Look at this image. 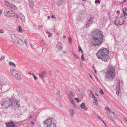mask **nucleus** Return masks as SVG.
Wrapping results in <instances>:
<instances>
[{
    "label": "nucleus",
    "instance_id": "nucleus-1",
    "mask_svg": "<svg viewBox=\"0 0 127 127\" xmlns=\"http://www.w3.org/2000/svg\"><path fill=\"white\" fill-rule=\"evenodd\" d=\"M92 34L93 45L95 46L99 45L101 43L103 37L102 32L100 30H96L92 32Z\"/></svg>",
    "mask_w": 127,
    "mask_h": 127
},
{
    "label": "nucleus",
    "instance_id": "nucleus-2",
    "mask_svg": "<svg viewBox=\"0 0 127 127\" xmlns=\"http://www.w3.org/2000/svg\"><path fill=\"white\" fill-rule=\"evenodd\" d=\"M115 68L113 66H111L106 72L105 75V80L106 81H113L115 76Z\"/></svg>",
    "mask_w": 127,
    "mask_h": 127
},
{
    "label": "nucleus",
    "instance_id": "nucleus-3",
    "mask_svg": "<svg viewBox=\"0 0 127 127\" xmlns=\"http://www.w3.org/2000/svg\"><path fill=\"white\" fill-rule=\"evenodd\" d=\"M109 52V51L107 49L101 48L96 53V55L98 58L99 57H101L107 54H108Z\"/></svg>",
    "mask_w": 127,
    "mask_h": 127
},
{
    "label": "nucleus",
    "instance_id": "nucleus-4",
    "mask_svg": "<svg viewBox=\"0 0 127 127\" xmlns=\"http://www.w3.org/2000/svg\"><path fill=\"white\" fill-rule=\"evenodd\" d=\"M11 37L12 41L16 43L22 45L23 44V42L20 38H18L16 37L14 34H11Z\"/></svg>",
    "mask_w": 127,
    "mask_h": 127
},
{
    "label": "nucleus",
    "instance_id": "nucleus-5",
    "mask_svg": "<svg viewBox=\"0 0 127 127\" xmlns=\"http://www.w3.org/2000/svg\"><path fill=\"white\" fill-rule=\"evenodd\" d=\"M124 22L123 20L122 17H118L115 21V24L117 26L121 25L124 23Z\"/></svg>",
    "mask_w": 127,
    "mask_h": 127
},
{
    "label": "nucleus",
    "instance_id": "nucleus-6",
    "mask_svg": "<svg viewBox=\"0 0 127 127\" xmlns=\"http://www.w3.org/2000/svg\"><path fill=\"white\" fill-rule=\"evenodd\" d=\"M5 16H7L12 17L15 15L14 12L12 10H5L4 12Z\"/></svg>",
    "mask_w": 127,
    "mask_h": 127
},
{
    "label": "nucleus",
    "instance_id": "nucleus-7",
    "mask_svg": "<svg viewBox=\"0 0 127 127\" xmlns=\"http://www.w3.org/2000/svg\"><path fill=\"white\" fill-rule=\"evenodd\" d=\"M15 99L14 98H11L10 99L7 98L6 100L5 105L6 107L10 106L11 104H13V101H15Z\"/></svg>",
    "mask_w": 127,
    "mask_h": 127
},
{
    "label": "nucleus",
    "instance_id": "nucleus-8",
    "mask_svg": "<svg viewBox=\"0 0 127 127\" xmlns=\"http://www.w3.org/2000/svg\"><path fill=\"white\" fill-rule=\"evenodd\" d=\"M53 119L51 118H48L43 122L44 125L45 126L47 127L48 126L51 125L53 123H52Z\"/></svg>",
    "mask_w": 127,
    "mask_h": 127
},
{
    "label": "nucleus",
    "instance_id": "nucleus-9",
    "mask_svg": "<svg viewBox=\"0 0 127 127\" xmlns=\"http://www.w3.org/2000/svg\"><path fill=\"white\" fill-rule=\"evenodd\" d=\"M98 59H101L103 61L107 62L110 59L109 54L105 55L101 57H99Z\"/></svg>",
    "mask_w": 127,
    "mask_h": 127
},
{
    "label": "nucleus",
    "instance_id": "nucleus-10",
    "mask_svg": "<svg viewBox=\"0 0 127 127\" xmlns=\"http://www.w3.org/2000/svg\"><path fill=\"white\" fill-rule=\"evenodd\" d=\"M75 94L71 91L69 92L68 95V98L69 100H71L73 99Z\"/></svg>",
    "mask_w": 127,
    "mask_h": 127
},
{
    "label": "nucleus",
    "instance_id": "nucleus-11",
    "mask_svg": "<svg viewBox=\"0 0 127 127\" xmlns=\"http://www.w3.org/2000/svg\"><path fill=\"white\" fill-rule=\"evenodd\" d=\"M120 81L119 80H118V81L117 83L116 92V93L117 95H118L119 93V91L120 90Z\"/></svg>",
    "mask_w": 127,
    "mask_h": 127
},
{
    "label": "nucleus",
    "instance_id": "nucleus-12",
    "mask_svg": "<svg viewBox=\"0 0 127 127\" xmlns=\"http://www.w3.org/2000/svg\"><path fill=\"white\" fill-rule=\"evenodd\" d=\"M46 71H41L39 74V76L41 79L44 78L46 76Z\"/></svg>",
    "mask_w": 127,
    "mask_h": 127
},
{
    "label": "nucleus",
    "instance_id": "nucleus-13",
    "mask_svg": "<svg viewBox=\"0 0 127 127\" xmlns=\"http://www.w3.org/2000/svg\"><path fill=\"white\" fill-rule=\"evenodd\" d=\"M5 124L7 127H17L14 122L12 121L9 122L8 123H6Z\"/></svg>",
    "mask_w": 127,
    "mask_h": 127
},
{
    "label": "nucleus",
    "instance_id": "nucleus-14",
    "mask_svg": "<svg viewBox=\"0 0 127 127\" xmlns=\"http://www.w3.org/2000/svg\"><path fill=\"white\" fill-rule=\"evenodd\" d=\"M18 15L23 22H25V16L23 14L21 13H19L18 14Z\"/></svg>",
    "mask_w": 127,
    "mask_h": 127
},
{
    "label": "nucleus",
    "instance_id": "nucleus-15",
    "mask_svg": "<svg viewBox=\"0 0 127 127\" xmlns=\"http://www.w3.org/2000/svg\"><path fill=\"white\" fill-rule=\"evenodd\" d=\"M93 21V19L92 18H90L88 20L87 25L86 26V27L87 28L91 25Z\"/></svg>",
    "mask_w": 127,
    "mask_h": 127
},
{
    "label": "nucleus",
    "instance_id": "nucleus-16",
    "mask_svg": "<svg viewBox=\"0 0 127 127\" xmlns=\"http://www.w3.org/2000/svg\"><path fill=\"white\" fill-rule=\"evenodd\" d=\"M92 97L93 98V103L94 104L96 105L97 103V99L95 96L93 94H92Z\"/></svg>",
    "mask_w": 127,
    "mask_h": 127
},
{
    "label": "nucleus",
    "instance_id": "nucleus-17",
    "mask_svg": "<svg viewBox=\"0 0 127 127\" xmlns=\"http://www.w3.org/2000/svg\"><path fill=\"white\" fill-rule=\"evenodd\" d=\"M14 77L15 78L18 80H20L21 79V76L18 73L16 74L15 75V76Z\"/></svg>",
    "mask_w": 127,
    "mask_h": 127
},
{
    "label": "nucleus",
    "instance_id": "nucleus-18",
    "mask_svg": "<svg viewBox=\"0 0 127 127\" xmlns=\"http://www.w3.org/2000/svg\"><path fill=\"white\" fill-rule=\"evenodd\" d=\"M13 104L14 105V106L16 107H18L20 106L19 104V102L16 101V99H15V101H13Z\"/></svg>",
    "mask_w": 127,
    "mask_h": 127
},
{
    "label": "nucleus",
    "instance_id": "nucleus-19",
    "mask_svg": "<svg viewBox=\"0 0 127 127\" xmlns=\"http://www.w3.org/2000/svg\"><path fill=\"white\" fill-rule=\"evenodd\" d=\"M65 1L64 0H60L57 3V5L58 6L63 3Z\"/></svg>",
    "mask_w": 127,
    "mask_h": 127
},
{
    "label": "nucleus",
    "instance_id": "nucleus-20",
    "mask_svg": "<svg viewBox=\"0 0 127 127\" xmlns=\"http://www.w3.org/2000/svg\"><path fill=\"white\" fill-rule=\"evenodd\" d=\"M4 2L5 3V5L6 6L9 7H10L11 6V5H12V4L9 2L5 0L4 1Z\"/></svg>",
    "mask_w": 127,
    "mask_h": 127
},
{
    "label": "nucleus",
    "instance_id": "nucleus-21",
    "mask_svg": "<svg viewBox=\"0 0 127 127\" xmlns=\"http://www.w3.org/2000/svg\"><path fill=\"white\" fill-rule=\"evenodd\" d=\"M33 1L32 0H29V4L31 8H33Z\"/></svg>",
    "mask_w": 127,
    "mask_h": 127
},
{
    "label": "nucleus",
    "instance_id": "nucleus-22",
    "mask_svg": "<svg viewBox=\"0 0 127 127\" xmlns=\"http://www.w3.org/2000/svg\"><path fill=\"white\" fill-rule=\"evenodd\" d=\"M69 101L72 105L73 107H74L75 106V103L73 99H72L71 100H69Z\"/></svg>",
    "mask_w": 127,
    "mask_h": 127
},
{
    "label": "nucleus",
    "instance_id": "nucleus-23",
    "mask_svg": "<svg viewBox=\"0 0 127 127\" xmlns=\"http://www.w3.org/2000/svg\"><path fill=\"white\" fill-rule=\"evenodd\" d=\"M71 116L72 117L73 116L74 114V111L72 109H71L69 111Z\"/></svg>",
    "mask_w": 127,
    "mask_h": 127
},
{
    "label": "nucleus",
    "instance_id": "nucleus-24",
    "mask_svg": "<svg viewBox=\"0 0 127 127\" xmlns=\"http://www.w3.org/2000/svg\"><path fill=\"white\" fill-rule=\"evenodd\" d=\"M15 3H21V1L20 0H10Z\"/></svg>",
    "mask_w": 127,
    "mask_h": 127
},
{
    "label": "nucleus",
    "instance_id": "nucleus-25",
    "mask_svg": "<svg viewBox=\"0 0 127 127\" xmlns=\"http://www.w3.org/2000/svg\"><path fill=\"white\" fill-rule=\"evenodd\" d=\"M9 64L10 66H12L14 67H16V64L13 62H10L8 63Z\"/></svg>",
    "mask_w": 127,
    "mask_h": 127
},
{
    "label": "nucleus",
    "instance_id": "nucleus-26",
    "mask_svg": "<svg viewBox=\"0 0 127 127\" xmlns=\"http://www.w3.org/2000/svg\"><path fill=\"white\" fill-rule=\"evenodd\" d=\"M72 53L75 59H78L79 58L78 56L75 54L73 53Z\"/></svg>",
    "mask_w": 127,
    "mask_h": 127
},
{
    "label": "nucleus",
    "instance_id": "nucleus-27",
    "mask_svg": "<svg viewBox=\"0 0 127 127\" xmlns=\"http://www.w3.org/2000/svg\"><path fill=\"white\" fill-rule=\"evenodd\" d=\"M10 8H11V9L14 10H16L17 9L16 6L15 5L12 4V5H11V6Z\"/></svg>",
    "mask_w": 127,
    "mask_h": 127
},
{
    "label": "nucleus",
    "instance_id": "nucleus-28",
    "mask_svg": "<svg viewBox=\"0 0 127 127\" xmlns=\"http://www.w3.org/2000/svg\"><path fill=\"white\" fill-rule=\"evenodd\" d=\"M57 48H58V49L59 51H62L63 47L61 46V44H60V45L58 46H57Z\"/></svg>",
    "mask_w": 127,
    "mask_h": 127
},
{
    "label": "nucleus",
    "instance_id": "nucleus-29",
    "mask_svg": "<svg viewBox=\"0 0 127 127\" xmlns=\"http://www.w3.org/2000/svg\"><path fill=\"white\" fill-rule=\"evenodd\" d=\"M80 106L82 108L84 109L85 108V103H82L80 105Z\"/></svg>",
    "mask_w": 127,
    "mask_h": 127
},
{
    "label": "nucleus",
    "instance_id": "nucleus-30",
    "mask_svg": "<svg viewBox=\"0 0 127 127\" xmlns=\"http://www.w3.org/2000/svg\"><path fill=\"white\" fill-rule=\"evenodd\" d=\"M81 60L83 61H85V59L84 56V54H82L81 56Z\"/></svg>",
    "mask_w": 127,
    "mask_h": 127
},
{
    "label": "nucleus",
    "instance_id": "nucleus-31",
    "mask_svg": "<svg viewBox=\"0 0 127 127\" xmlns=\"http://www.w3.org/2000/svg\"><path fill=\"white\" fill-rule=\"evenodd\" d=\"M18 73L17 72V71L16 70H15L14 72L12 73V75L13 76H14L15 75H16V74Z\"/></svg>",
    "mask_w": 127,
    "mask_h": 127
},
{
    "label": "nucleus",
    "instance_id": "nucleus-32",
    "mask_svg": "<svg viewBox=\"0 0 127 127\" xmlns=\"http://www.w3.org/2000/svg\"><path fill=\"white\" fill-rule=\"evenodd\" d=\"M47 127H56V125L53 123L50 126L48 125Z\"/></svg>",
    "mask_w": 127,
    "mask_h": 127
},
{
    "label": "nucleus",
    "instance_id": "nucleus-33",
    "mask_svg": "<svg viewBox=\"0 0 127 127\" xmlns=\"http://www.w3.org/2000/svg\"><path fill=\"white\" fill-rule=\"evenodd\" d=\"M123 15L124 16H127V14L126 12L124 11V9H123Z\"/></svg>",
    "mask_w": 127,
    "mask_h": 127
},
{
    "label": "nucleus",
    "instance_id": "nucleus-34",
    "mask_svg": "<svg viewBox=\"0 0 127 127\" xmlns=\"http://www.w3.org/2000/svg\"><path fill=\"white\" fill-rule=\"evenodd\" d=\"M105 109L106 110H108V112H111V110H110V108L109 107H106L105 108Z\"/></svg>",
    "mask_w": 127,
    "mask_h": 127
},
{
    "label": "nucleus",
    "instance_id": "nucleus-35",
    "mask_svg": "<svg viewBox=\"0 0 127 127\" xmlns=\"http://www.w3.org/2000/svg\"><path fill=\"white\" fill-rule=\"evenodd\" d=\"M18 31L19 32H21L22 31V29L21 27V26H19L18 28Z\"/></svg>",
    "mask_w": 127,
    "mask_h": 127
},
{
    "label": "nucleus",
    "instance_id": "nucleus-36",
    "mask_svg": "<svg viewBox=\"0 0 127 127\" xmlns=\"http://www.w3.org/2000/svg\"><path fill=\"white\" fill-rule=\"evenodd\" d=\"M5 57L4 56H2L1 58H0V61H1L2 60H4L5 59Z\"/></svg>",
    "mask_w": 127,
    "mask_h": 127
},
{
    "label": "nucleus",
    "instance_id": "nucleus-37",
    "mask_svg": "<svg viewBox=\"0 0 127 127\" xmlns=\"http://www.w3.org/2000/svg\"><path fill=\"white\" fill-rule=\"evenodd\" d=\"M100 2L99 0H96L95 1V3H98V4H100Z\"/></svg>",
    "mask_w": 127,
    "mask_h": 127
},
{
    "label": "nucleus",
    "instance_id": "nucleus-38",
    "mask_svg": "<svg viewBox=\"0 0 127 127\" xmlns=\"http://www.w3.org/2000/svg\"><path fill=\"white\" fill-rule=\"evenodd\" d=\"M108 116L110 117V119L112 121H113L114 120L112 118V116H111L109 114H108Z\"/></svg>",
    "mask_w": 127,
    "mask_h": 127
},
{
    "label": "nucleus",
    "instance_id": "nucleus-39",
    "mask_svg": "<svg viewBox=\"0 0 127 127\" xmlns=\"http://www.w3.org/2000/svg\"><path fill=\"white\" fill-rule=\"evenodd\" d=\"M15 70H14V69H10V72L11 74H12V73H13V72H14Z\"/></svg>",
    "mask_w": 127,
    "mask_h": 127
},
{
    "label": "nucleus",
    "instance_id": "nucleus-40",
    "mask_svg": "<svg viewBox=\"0 0 127 127\" xmlns=\"http://www.w3.org/2000/svg\"><path fill=\"white\" fill-rule=\"evenodd\" d=\"M4 30L1 29H0V33H3L4 32Z\"/></svg>",
    "mask_w": 127,
    "mask_h": 127
},
{
    "label": "nucleus",
    "instance_id": "nucleus-41",
    "mask_svg": "<svg viewBox=\"0 0 127 127\" xmlns=\"http://www.w3.org/2000/svg\"><path fill=\"white\" fill-rule=\"evenodd\" d=\"M27 39H25L24 40L25 44L27 46Z\"/></svg>",
    "mask_w": 127,
    "mask_h": 127
},
{
    "label": "nucleus",
    "instance_id": "nucleus-42",
    "mask_svg": "<svg viewBox=\"0 0 127 127\" xmlns=\"http://www.w3.org/2000/svg\"><path fill=\"white\" fill-rule=\"evenodd\" d=\"M99 92L101 94H103V90L101 89L100 91Z\"/></svg>",
    "mask_w": 127,
    "mask_h": 127
},
{
    "label": "nucleus",
    "instance_id": "nucleus-43",
    "mask_svg": "<svg viewBox=\"0 0 127 127\" xmlns=\"http://www.w3.org/2000/svg\"><path fill=\"white\" fill-rule=\"evenodd\" d=\"M68 39L69 41L70 42H72V40L70 37H69Z\"/></svg>",
    "mask_w": 127,
    "mask_h": 127
},
{
    "label": "nucleus",
    "instance_id": "nucleus-44",
    "mask_svg": "<svg viewBox=\"0 0 127 127\" xmlns=\"http://www.w3.org/2000/svg\"><path fill=\"white\" fill-rule=\"evenodd\" d=\"M79 49L78 50V52H80V51L82 50V49L81 48L80 46H79L78 47Z\"/></svg>",
    "mask_w": 127,
    "mask_h": 127
},
{
    "label": "nucleus",
    "instance_id": "nucleus-45",
    "mask_svg": "<svg viewBox=\"0 0 127 127\" xmlns=\"http://www.w3.org/2000/svg\"><path fill=\"white\" fill-rule=\"evenodd\" d=\"M101 121H102V122L104 124L105 126L106 127L107 126V125L105 123H104V121H103L102 120H101Z\"/></svg>",
    "mask_w": 127,
    "mask_h": 127
},
{
    "label": "nucleus",
    "instance_id": "nucleus-46",
    "mask_svg": "<svg viewBox=\"0 0 127 127\" xmlns=\"http://www.w3.org/2000/svg\"><path fill=\"white\" fill-rule=\"evenodd\" d=\"M52 17L53 18H55L56 19V17H55V16L54 15H52Z\"/></svg>",
    "mask_w": 127,
    "mask_h": 127
},
{
    "label": "nucleus",
    "instance_id": "nucleus-47",
    "mask_svg": "<svg viewBox=\"0 0 127 127\" xmlns=\"http://www.w3.org/2000/svg\"><path fill=\"white\" fill-rule=\"evenodd\" d=\"M33 76L35 80H36L37 79V77L35 75H34Z\"/></svg>",
    "mask_w": 127,
    "mask_h": 127
},
{
    "label": "nucleus",
    "instance_id": "nucleus-48",
    "mask_svg": "<svg viewBox=\"0 0 127 127\" xmlns=\"http://www.w3.org/2000/svg\"><path fill=\"white\" fill-rule=\"evenodd\" d=\"M38 26L39 27V28L40 29L43 27V25H39Z\"/></svg>",
    "mask_w": 127,
    "mask_h": 127
},
{
    "label": "nucleus",
    "instance_id": "nucleus-49",
    "mask_svg": "<svg viewBox=\"0 0 127 127\" xmlns=\"http://www.w3.org/2000/svg\"><path fill=\"white\" fill-rule=\"evenodd\" d=\"M63 38L64 39H65L66 38V36L65 35H63Z\"/></svg>",
    "mask_w": 127,
    "mask_h": 127
},
{
    "label": "nucleus",
    "instance_id": "nucleus-50",
    "mask_svg": "<svg viewBox=\"0 0 127 127\" xmlns=\"http://www.w3.org/2000/svg\"><path fill=\"white\" fill-rule=\"evenodd\" d=\"M44 41L43 40H42L41 41V43L44 45Z\"/></svg>",
    "mask_w": 127,
    "mask_h": 127
},
{
    "label": "nucleus",
    "instance_id": "nucleus-51",
    "mask_svg": "<svg viewBox=\"0 0 127 127\" xmlns=\"http://www.w3.org/2000/svg\"><path fill=\"white\" fill-rule=\"evenodd\" d=\"M77 101L78 102H80V101H81V100L80 99H78Z\"/></svg>",
    "mask_w": 127,
    "mask_h": 127
},
{
    "label": "nucleus",
    "instance_id": "nucleus-52",
    "mask_svg": "<svg viewBox=\"0 0 127 127\" xmlns=\"http://www.w3.org/2000/svg\"><path fill=\"white\" fill-rule=\"evenodd\" d=\"M74 99L75 100H78V98H74Z\"/></svg>",
    "mask_w": 127,
    "mask_h": 127
},
{
    "label": "nucleus",
    "instance_id": "nucleus-53",
    "mask_svg": "<svg viewBox=\"0 0 127 127\" xmlns=\"http://www.w3.org/2000/svg\"><path fill=\"white\" fill-rule=\"evenodd\" d=\"M98 119H99L101 120H102V119H101V118L100 117H98Z\"/></svg>",
    "mask_w": 127,
    "mask_h": 127
},
{
    "label": "nucleus",
    "instance_id": "nucleus-54",
    "mask_svg": "<svg viewBox=\"0 0 127 127\" xmlns=\"http://www.w3.org/2000/svg\"><path fill=\"white\" fill-rule=\"evenodd\" d=\"M29 44L30 45L31 47H32V44L31 43H29Z\"/></svg>",
    "mask_w": 127,
    "mask_h": 127
},
{
    "label": "nucleus",
    "instance_id": "nucleus-55",
    "mask_svg": "<svg viewBox=\"0 0 127 127\" xmlns=\"http://www.w3.org/2000/svg\"><path fill=\"white\" fill-rule=\"evenodd\" d=\"M51 35L49 34L48 35V36L49 37H50L51 36Z\"/></svg>",
    "mask_w": 127,
    "mask_h": 127
},
{
    "label": "nucleus",
    "instance_id": "nucleus-56",
    "mask_svg": "<svg viewBox=\"0 0 127 127\" xmlns=\"http://www.w3.org/2000/svg\"><path fill=\"white\" fill-rule=\"evenodd\" d=\"M57 35H59L60 34V33L59 32H58L57 33Z\"/></svg>",
    "mask_w": 127,
    "mask_h": 127
},
{
    "label": "nucleus",
    "instance_id": "nucleus-57",
    "mask_svg": "<svg viewBox=\"0 0 127 127\" xmlns=\"http://www.w3.org/2000/svg\"><path fill=\"white\" fill-rule=\"evenodd\" d=\"M92 68L94 69V70L95 69L94 66H92Z\"/></svg>",
    "mask_w": 127,
    "mask_h": 127
},
{
    "label": "nucleus",
    "instance_id": "nucleus-58",
    "mask_svg": "<svg viewBox=\"0 0 127 127\" xmlns=\"http://www.w3.org/2000/svg\"><path fill=\"white\" fill-rule=\"evenodd\" d=\"M28 73L29 74H32V73L30 72H29Z\"/></svg>",
    "mask_w": 127,
    "mask_h": 127
},
{
    "label": "nucleus",
    "instance_id": "nucleus-59",
    "mask_svg": "<svg viewBox=\"0 0 127 127\" xmlns=\"http://www.w3.org/2000/svg\"><path fill=\"white\" fill-rule=\"evenodd\" d=\"M2 13V11L1 10H0V14H1Z\"/></svg>",
    "mask_w": 127,
    "mask_h": 127
},
{
    "label": "nucleus",
    "instance_id": "nucleus-60",
    "mask_svg": "<svg viewBox=\"0 0 127 127\" xmlns=\"http://www.w3.org/2000/svg\"><path fill=\"white\" fill-rule=\"evenodd\" d=\"M81 51V53L83 54V51L82 50Z\"/></svg>",
    "mask_w": 127,
    "mask_h": 127
},
{
    "label": "nucleus",
    "instance_id": "nucleus-61",
    "mask_svg": "<svg viewBox=\"0 0 127 127\" xmlns=\"http://www.w3.org/2000/svg\"><path fill=\"white\" fill-rule=\"evenodd\" d=\"M125 120L127 122V119L126 118H125Z\"/></svg>",
    "mask_w": 127,
    "mask_h": 127
},
{
    "label": "nucleus",
    "instance_id": "nucleus-62",
    "mask_svg": "<svg viewBox=\"0 0 127 127\" xmlns=\"http://www.w3.org/2000/svg\"><path fill=\"white\" fill-rule=\"evenodd\" d=\"M47 33H49H49H50V32H48V31H47Z\"/></svg>",
    "mask_w": 127,
    "mask_h": 127
},
{
    "label": "nucleus",
    "instance_id": "nucleus-63",
    "mask_svg": "<svg viewBox=\"0 0 127 127\" xmlns=\"http://www.w3.org/2000/svg\"><path fill=\"white\" fill-rule=\"evenodd\" d=\"M96 95L97 96H99V95L98 94H96Z\"/></svg>",
    "mask_w": 127,
    "mask_h": 127
},
{
    "label": "nucleus",
    "instance_id": "nucleus-64",
    "mask_svg": "<svg viewBox=\"0 0 127 127\" xmlns=\"http://www.w3.org/2000/svg\"><path fill=\"white\" fill-rule=\"evenodd\" d=\"M94 71H95V73H96V71L95 70H95H94Z\"/></svg>",
    "mask_w": 127,
    "mask_h": 127
}]
</instances>
